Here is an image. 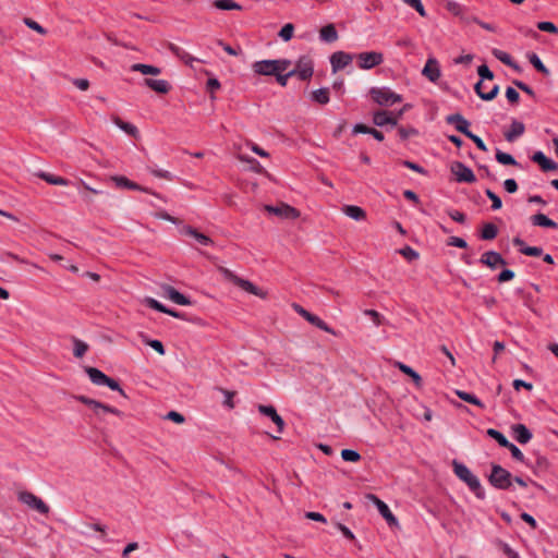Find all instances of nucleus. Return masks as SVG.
<instances>
[{
  "instance_id": "f257e3e1",
  "label": "nucleus",
  "mask_w": 558,
  "mask_h": 558,
  "mask_svg": "<svg viewBox=\"0 0 558 558\" xmlns=\"http://www.w3.org/2000/svg\"><path fill=\"white\" fill-rule=\"evenodd\" d=\"M452 466L457 477L464 482L470 488V490L473 492L477 498L484 499L485 490L483 489L477 476H475L466 465L458 462L457 460L452 462Z\"/></svg>"
},
{
  "instance_id": "f03ea898",
  "label": "nucleus",
  "mask_w": 558,
  "mask_h": 558,
  "mask_svg": "<svg viewBox=\"0 0 558 558\" xmlns=\"http://www.w3.org/2000/svg\"><path fill=\"white\" fill-rule=\"evenodd\" d=\"M217 270L223 276V278L226 280L231 281L232 283L238 286L243 291H245L250 294L256 295L260 299H266L267 292H265L262 289H259L258 287H256L250 280L242 279V278L235 276L232 271H230L229 269H227L222 266H217Z\"/></svg>"
},
{
  "instance_id": "de8ad7c7",
  "label": "nucleus",
  "mask_w": 558,
  "mask_h": 558,
  "mask_svg": "<svg viewBox=\"0 0 558 558\" xmlns=\"http://www.w3.org/2000/svg\"><path fill=\"white\" fill-rule=\"evenodd\" d=\"M341 458L344 461L357 462L361 459V454L357 451L352 450V449H343L341 451Z\"/></svg>"
},
{
  "instance_id": "c756f323",
  "label": "nucleus",
  "mask_w": 558,
  "mask_h": 558,
  "mask_svg": "<svg viewBox=\"0 0 558 558\" xmlns=\"http://www.w3.org/2000/svg\"><path fill=\"white\" fill-rule=\"evenodd\" d=\"M36 175L52 185H69L70 184L69 180H66L62 177L51 174L49 172L39 171L36 173Z\"/></svg>"
},
{
  "instance_id": "c03bdc74",
  "label": "nucleus",
  "mask_w": 558,
  "mask_h": 558,
  "mask_svg": "<svg viewBox=\"0 0 558 558\" xmlns=\"http://www.w3.org/2000/svg\"><path fill=\"white\" fill-rule=\"evenodd\" d=\"M496 160L499 163L505 165V166H517L518 165L517 160L510 154L504 153L501 150H497Z\"/></svg>"
},
{
  "instance_id": "e2e57ef3",
  "label": "nucleus",
  "mask_w": 558,
  "mask_h": 558,
  "mask_svg": "<svg viewBox=\"0 0 558 558\" xmlns=\"http://www.w3.org/2000/svg\"><path fill=\"white\" fill-rule=\"evenodd\" d=\"M364 314L369 316L376 326H380L383 324V316L375 310H365Z\"/></svg>"
},
{
  "instance_id": "393cba45",
  "label": "nucleus",
  "mask_w": 558,
  "mask_h": 558,
  "mask_svg": "<svg viewBox=\"0 0 558 558\" xmlns=\"http://www.w3.org/2000/svg\"><path fill=\"white\" fill-rule=\"evenodd\" d=\"M85 372L94 385H97V386L106 385L108 376L105 373H102L100 369L87 366V367H85Z\"/></svg>"
},
{
  "instance_id": "0eeeda50",
  "label": "nucleus",
  "mask_w": 558,
  "mask_h": 558,
  "mask_svg": "<svg viewBox=\"0 0 558 558\" xmlns=\"http://www.w3.org/2000/svg\"><path fill=\"white\" fill-rule=\"evenodd\" d=\"M294 76H298L301 81H306L312 77L314 72L313 61L307 56H302L295 63V66L291 69Z\"/></svg>"
},
{
  "instance_id": "ddd939ff",
  "label": "nucleus",
  "mask_w": 558,
  "mask_h": 558,
  "mask_svg": "<svg viewBox=\"0 0 558 558\" xmlns=\"http://www.w3.org/2000/svg\"><path fill=\"white\" fill-rule=\"evenodd\" d=\"M366 498L377 507L379 513L384 517L390 526L398 524L396 517L392 514L387 504H385L381 499L373 494H368Z\"/></svg>"
},
{
  "instance_id": "ea45409f",
  "label": "nucleus",
  "mask_w": 558,
  "mask_h": 558,
  "mask_svg": "<svg viewBox=\"0 0 558 558\" xmlns=\"http://www.w3.org/2000/svg\"><path fill=\"white\" fill-rule=\"evenodd\" d=\"M182 232L184 234L193 236L195 239V241H197L202 245H207V243L209 241V238L207 235L198 232L197 230H195V229H193L191 227L184 228L182 230Z\"/></svg>"
},
{
  "instance_id": "0e129e2a",
  "label": "nucleus",
  "mask_w": 558,
  "mask_h": 558,
  "mask_svg": "<svg viewBox=\"0 0 558 558\" xmlns=\"http://www.w3.org/2000/svg\"><path fill=\"white\" fill-rule=\"evenodd\" d=\"M446 9L454 15H459L462 12L461 4L452 0L446 2Z\"/></svg>"
},
{
  "instance_id": "a211bd4d",
  "label": "nucleus",
  "mask_w": 558,
  "mask_h": 558,
  "mask_svg": "<svg viewBox=\"0 0 558 558\" xmlns=\"http://www.w3.org/2000/svg\"><path fill=\"white\" fill-rule=\"evenodd\" d=\"M252 70L257 75L275 76L277 74L276 64L274 60L255 61L252 64Z\"/></svg>"
},
{
  "instance_id": "f3484780",
  "label": "nucleus",
  "mask_w": 558,
  "mask_h": 558,
  "mask_svg": "<svg viewBox=\"0 0 558 558\" xmlns=\"http://www.w3.org/2000/svg\"><path fill=\"white\" fill-rule=\"evenodd\" d=\"M422 75L425 76L426 78H428L433 83H436L439 80V77L441 75V71H440L439 63L435 58L427 59V61L422 70Z\"/></svg>"
},
{
  "instance_id": "7ed1b4c3",
  "label": "nucleus",
  "mask_w": 558,
  "mask_h": 558,
  "mask_svg": "<svg viewBox=\"0 0 558 558\" xmlns=\"http://www.w3.org/2000/svg\"><path fill=\"white\" fill-rule=\"evenodd\" d=\"M488 481L497 489H508L512 485V475L501 465L493 464Z\"/></svg>"
},
{
  "instance_id": "5fc2aeb1",
  "label": "nucleus",
  "mask_w": 558,
  "mask_h": 558,
  "mask_svg": "<svg viewBox=\"0 0 558 558\" xmlns=\"http://www.w3.org/2000/svg\"><path fill=\"white\" fill-rule=\"evenodd\" d=\"M294 26L291 23L286 24L279 32V36L284 41H288L293 36Z\"/></svg>"
},
{
  "instance_id": "8fccbe9b",
  "label": "nucleus",
  "mask_w": 558,
  "mask_h": 558,
  "mask_svg": "<svg viewBox=\"0 0 558 558\" xmlns=\"http://www.w3.org/2000/svg\"><path fill=\"white\" fill-rule=\"evenodd\" d=\"M485 194L492 201V209L493 210H498L501 208V206H502L501 198L496 193H494L492 190L487 189L485 191Z\"/></svg>"
},
{
  "instance_id": "5701e85b",
  "label": "nucleus",
  "mask_w": 558,
  "mask_h": 558,
  "mask_svg": "<svg viewBox=\"0 0 558 558\" xmlns=\"http://www.w3.org/2000/svg\"><path fill=\"white\" fill-rule=\"evenodd\" d=\"M163 295L170 299L172 302L179 305H189L191 302L190 300L180 293L178 290H175L171 286H163L162 287Z\"/></svg>"
},
{
  "instance_id": "052dcab7",
  "label": "nucleus",
  "mask_w": 558,
  "mask_h": 558,
  "mask_svg": "<svg viewBox=\"0 0 558 558\" xmlns=\"http://www.w3.org/2000/svg\"><path fill=\"white\" fill-rule=\"evenodd\" d=\"M465 136L473 141L478 149L482 151H487V146L480 136L473 134L472 132H468Z\"/></svg>"
},
{
  "instance_id": "473e14b6",
  "label": "nucleus",
  "mask_w": 558,
  "mask_h": 558,
  "mask_svg": "<svg viewBox=\"0 0 558 558\" xmlns=\"http://www.w3.org/2000/svg\"><path fill=\"white\" fill-rule=\"evenodd\" d=\"M131 70L134 72H141L143 75H158L161 70L155 65L135 63L131 66Z\"/></svg>"
},
{
  "instance_id": "f8f14e48",
  "label": "nucleus",
  "mask_w": 558,
  "mask_h": 558,
  "mask_svg": "<svg viewBox=\"0 0 558 558\" xmlns=\"http://www.w3.org/2000/svg\"><path fill=\"white\" fill-rule=\"evenodd\" d=\"M235 391L226 390L221 387L211 389V398L219 401L228 410H232L235 407L233 401Z\"/></svg>"
},
{
  "instance_id": "39448f33",
  "label": "nucleus",
  "mask_w": 558,
  "mask_h": 558,
  "mask_svg": "<svg viewBox=\"0 0 558 558\" xmlns=\"http://www.w3.org/2000/svg\"><path fill=\"white\" fill-rule=\"evenodd\" d=\"M357 65L362 70H371L384 62V54L378 51H364L355 54Z\"/></svg>"
},
{
  "instance_id": "603ef678",
  "label": "nucleus",
  "mask_w": 558,
  "mask_h": 558,
  "mask_svg": "<svg viewBox=\"0 0 558 558\" xmlns=\"http://www.w3.org/2000/svg\"><path fill=\"white\" fill-rule=\"evenodd\" d=\"M403 2L413 8L421 16L425 17L427 15L421 0H403Z\"/></svg>"
},
{
  "instance_id": "a18cd8bd",
  "label": "nucleus",
  "mask_w": 558,
  "mask_h": 558,
  "mask_svg": "<svg viewBox=\"0 0 558 558\" xmlns=\"http://www.w3.org/2000/svg\"><path fill=\"white\" fill-rule=\"evenodd\" d=\"M74 348H73V354L76 357H82L88 350L87 343L84 341L74 338L73 339Z\"/></svg>"
},
{
  "instance_id": "6e6552de",
  "label": "nucleus",
  "mask_w": 558,
  "mask_h": 558,
  "mask_svg": "<svg viewBox=\"0 0 558 558\" xmlns=\"http://www.w3.org/2000/svg\"><path fill=\"white\" fill-rule=\"evenodd\" d=\"M264 209L271 215H276L283 219H296L300 216V213L296 208L286 204L280 203L277 206L265 205Z\"/></svg>"
},
{
  "instance_id": "58836bf2",
  "label": "nucleus",
  "mask_w": 558,
  "mask_h": 558,
  "mask_svg": "<svg viewBox=\"0 0 558 558\" xmlns=\"http://www.w3.org/2000/svg\"><path fill=\"white\" fill-rule=\"evenodd\" d=\"M215 8L223 11L228 10H242V7L233 0H215Z\"/></svg>"
},
{
  "instance_id": "c85d7f7f",
  "label": "nucleus",
  "mask_w": 558,
  "mask_h": 558,
  "mask_svg": "<svg viewBox=\"0 0 558 558\" xmlns=\"http://www.w3.org/2000/svg\"><path fill=\"white\" fill-rule=\"evenodd\" d=\"M531 221L534 226L544 227V228H550V229H557L558 223L548 218L544 214H536L531 217Z\"/></svg>"
},
{
  "instance_id": "412c9836",
  "label": "nucleus",
  "mask_w": 558,
  "mask_h": 558,
  "mask_svg": "<svg viewBox=\"0 0 558 558\" xmlns=\"http://www.w3.org/2000/svg\"><path fill=\"white\" fill-rule=\"evenodd\" d=\"M446 122L448 124L454 125L456 130L466 135L469 130L470 122L460 113H453L446 117Z\"/></svg>"
},
{
  "instance_id": "6ab92c4d",
  "label": "nucleus",
  "mask_w": 558,
  "mask_h": 558,
  "mask_svg": "<svg viewBox=\"0 0 558 558\" xmlns=\"http://www.w3.org/2000/svg\"><path fill=\"white\" fill-rule=\"evenodd\" d=\"M170 49L179 59L189 64L195 71L197 70V64H203L206 62L203 59L192 57L189 52H186L183 48L179 46L171 45Z\"/></svg>"
},
{
  "instance_id": "20e7f679",
  "label": "nucleus",
  "mask_w": 558,
  "mask_h": 558,
  "mask_svg": "<svg viewBox=\"0 0 558 558\" xmlns=\"http://www.w3.org/2000/svg\"><path fill=\"white\" fill-rule=\"evenodd\" d=\"M369 94L373 100L380 106H391L402 100L401 95L392 92L388 87H373Z\"/></svg>"
},
{
  "instance_id": "4be33fe9",
  "label": "nucleus",
  "mask_w": 558,
  "mask_h": 558,
  "mask_svg": "<svg viewBox=\"0 0 558 558\" xmlns=\"http://www.w3.org/2000/svg\"><path fill=\"white\" fill-rule=\"evenodd\" d=\"M532 160L539 165L543 171H555L558 169V163L546 157V155L538 150L532 156Z\"/></svg>"
},
{
  "instance_id": "72a5a7b5",
  "label": "nucleus",
  "mask_w": 558,
  "mask_h": 558,
  "mask_svg": "<svg viewBox=\"0 0 558 558\" xmlns=\"http://www.w3.org/2000/svg\"><path fill=\"white\" fill-rule=\"evenodd\" d=\"M113 122L114 124L120 129L122 130L123 132H125L126 134L133 136V137H137L138 135V130L137 128L132 124V123H129V122H124L123 120H121L119 117H114L113 118Z\"/></svg>"
},
{
  "instance_id": "2eb2a0df",
  "label": "nucleus",
  "mask_w": 558,
  "mask_h": 558,
  "mask_svg": "<svg viewBox=\"0 0 558 558\" xmlns=\"http://www.w3.org/2000/svg\"><path fill=\"white\" fill-rule=\"evenodd\" d=\"M480 263L489 267L490 269H496L499 266H505L507 264V262L501 256V254H499L498 252H495V251L485 252L481 256Z\"/></svg>"
},
{
  "instance_id": "423d86ee",
  "label": "nucleus",
  "mask_w": 558,
  "mask_h": 558,
  "mask_svg": "<svg viewBox=\"0 0 558 558\" xmlns=\"http://www.w3.org/2000/svg\"><path fill=\"white\" fill-rule=\"evenodd\" d=\"M17 499L28 506L29 508L38 511L41 514H47L49 512V507L36 495L31 492H20L17 495Z\"/></svg>"
},
{
  "instance_id": "a878e982",
  "label": "nucleus",
  "mask_w": 558,
  "mask_h": 558,
  "mask_svg": "<svg viewBox=\"0 0 558 558\" xmlns=\"http://www.w3.org/2000/svg\"><path fill=\"white\" fill-rule=\"evenodd\" d=\"M144 84L160 94H167L170 90V84L166 80L145 78Z\"/></svg>"
},
{
  "instance_id": "864d4df0",
  "label": "nucleus",
  "mask_w": 558,
  "mask_h": 558,
  "mask_svg": "<svg viewBox=\"0 0 558 558\" xmlns=\"http://www.w3.org/2000/svg\"><path fill=\"white\" fill-rule=\"evenodd\" d=\"M537 28L542 32H547L550 34H558V27L551 22H547V21L538 22Z\"/></svg>"
},
{
  "instance_id": "774afa93",
  "label": "nucleus",
  "mask_w": 558,
  "mask_h": 558,
  "mask_svg": "<svg viewBox=\"0 0 558 558\" xmlns=\"http://www.w3.org/2000/svg\"><path fill=\"white\" fill-rule=\"evenodd\" d=\"M506 97L510 102L517 104L519 101L520 95L514 88L508 87L506 89Z\"/></svg>"
},
{
  "instance_id": "69168bd1",
  "label": "nucleus",
  "mask_w": 558,
  "mask_h": 558,
  "mask_svg": "<svg viewBox=\"0 0 558 558\" xmlns=\"http://www.w3.org/2000/svg\"><path fill=\"white\" fill-rule=\"evenodd\" d=\"M448 245L456 246V247H459V248H466L468 247L466 241L464 239H462V238H459V236H451V238H449Z\"/></svg>"
},
{
  "instance_id": "cd10ccee",
  "label": "nucleus",
  "mask_w": 558,
  "mask_h": 558,
  "mask_svg": "<svg viewBox=\"0 0 558 558\" xmlns=\"http://www.w3.org/2000/svg\"><path fill=\"white\" fill-rule=\"evenodd\" d=\"M483 85L482 81H478L475 85H474V90L475 93L477 94V96L483 99V100H486V101H489V100H493L494 98H496V96L498 95L499 93V85H494L492 87V89L487 93H485L484 90H481V86Z\"/></svg>"
},
{
  "instance_id": "680f3d73",
  "label": "nucleus",
  "mask_w": 558,
  "mask_h": 558,
  "mask_svg": "<svg viewBox=\"0 0 558 558\" xmlns=\"http://www.w3.org/2000/svg\"><path fill=\"white\" fill-rule=\"evenodd\" d=\"M507 449L510 450L511 452V456L513 459L520 461V462H524L525 459H524V454L522 453V451L512 442H510L509 447H506Z\"/></svg>"
},
{
  "instance_id": "bf43d9fd",
  "label": "nucleus",
  "mask_w": 558,
  "mask_h": 558,
  "mask_svg": "<svg viewBox=\"0 0 558 558\" xmlns=\"http://www.w3.org/2000/svg\"><path fill=\"white\" fill-rule=\"evenodd\" d=\"M294 76V73L289 70L287 73L278 72L275 77L280 86H287L288 80Z\"/></svg>"
},
{
  "instance_id": "49530a36",
  "label": "nucleus",
  "mask_w": 558,
  "mask_h": 558,
  "mask_svg": "<svg viewBox=\"0 0 558 558\" xmlns=\"http://www.w3.org/2000/svg\"><path fill=\"white\" fill-rule=\"evenodd\" d=\"M373 121L377 126H384L389 122V112L378 111L374 113Z\"/></svg>"
},
{
  "instance_id": "2f4dec72",
  "label": "nucleus",
  "mask_w": 558,
  "mask_h": 558,
  "mask_svg": "<svg viewBox=\"0 0 558 558\" xmlns=\"http://www.w3.org/2000/svg\"><path fill=\"white\" fill-rule=\"evenodd\" d=\"M319 37L323 41L333 43L338 39V33L333 24H328L322 27Z\"/></svg>"
},
{
  "instance_id": "3c124183",
  "label": "nucleus",
  "mask_w": 558,
  "mask_h": 558,
  "mask_svg": "<svg viewBox=\"0 0 558 558\" xmlns=\"http://www.w3.org/2000/svg\"><path fill=\"white\" fill-rule=\"evenodd\" d=\"M492 53L496 59H498L504 64H511L512 58L509 53L497 48L493 49Z\"/></svg>"
},
{
  "instance_id": "09e8293b",
  "label": "nucleus",
  "mask_w": 558,
  "mask_h": 558,
  "mask_svg": "<svg viewBox=\"0 0 558 558\" xmlns=\"http://www.w3.org/2000/svg\"><path fill=\"white\" fill-rule=\"evenodd\" d=\"M142 302L148 307L156 310L158 312L163 313L166 311V306L163 304H161L160 302L150 296L144 298Z\"/></svg>"
},
{
  "instance_id": "c9c22d12",
  "label": "nucleus",
  "mask_w": 558,
  "mask_h": 558,
  "mask_svg": "<svg viewBox=\"0 0 558 558\" xmlns=\"http://www.w3.org/2000/svg\"><path fill=\"white\" fill-rule=\"evenodd\" d=\"M456 393L461 400L474 404L478 408H484L483 402L475 395L462 390H457Z\"/></svg>"
},
{
  "instance_id": "aec40b11",
  "label": "nucleus",
  "mask_w": 558,
  "mask_h": 558,
  "mask_svg": "<svg viewBox=\"0 0 558 558\" xmlns=\"http://www.w3.org/2000/svg\"><path fill=\"white\" fill-rule=\"evenodd\" d=\"M258 411L260 414L268 416L277 426L278 432L282 433L284 428L283 418L277 413L276 409L272 405H258Z\"/></svg>"
},
{
  "instance_id": "4c0bfd02",
  "label": "nucleus",
  "mask_w": 558,
  "mask_h": 558,
  "mask_svg": "<svg viewBox=\"0 0 558 558\" xmlns=\"http://www.w3.org/2000/svg\"><path fill=\"white\" fill-rule=\"evenodd\" d=\"M312 99L320 105H326L329 102V89L326 87H322L312 93Z\"/></svg>"
},
{
  "instance_id": "7c9ffc66",
  "label": "nucleus",
  "mask_w": 558,
  "mask_h": 558,
  "mask_svg": "<svg viewBox=\"0 0 558 558\" xmlns=\"http://www.w3.org/2000/svg\"><path fill=\"white\" fill-rule=\"evenodd\" d=\"M342 211L350 218L360 221L365 219L366 213L363 208L355 205H345L342 208Z\"/></svg>"
},
{
  "instance_id": "338daca9",
  "label": "nucleus",
  "mask_w": 558,
  "mask_h": 558,
  "mask_svg": "<svg viewBox=\"0 0 558 558\" xmlns=\"http://www.w3.org/2000/svg\"><path fill=\"white\" fill-rule=\"evenodd\" d=\"M399 252L402 256L410 260L416 259L418 257V253L410 246H404Z\"/></svg>"
},
{
  "instance_id": "37998d69",
  "label": "nucleus",
  "mask_w": 558,
  "mask_h": 558,
  "mask_svg": "<svg viewBox=\"0 0 558 558\" xmlns=\"http://www.w3.org/2000/svg\"><path fill=\"white\" fill-rule=\"evenodd\" d=\"M494 544L496 547L502 550V553L508 558H519V554L512 549L507 543L502 542L501 539H495Z\"/></svg>"
},
{
  "instance_id": "4d7b16f0",
  "label": "nucleus",
  "mask_w": 558,
  "mask_h": 558,
  "mask_svg": "<svg viewBox=\"0 0 558 558\" xmlns=\"http://www.w3.org/2000/svg\"><path fill=\"white\" fill-rule=\"evenodd\" d=\"M276 64V70L278 72H288L289 68L291 66L292 62L289 59H276L274 60Z\"/></svg>"
},
{
  "instance_id": "e433bc0d",
  "label": "nucleus",
  "mask_w": 558,
  "mask_h": 558,
  "mask_svg": "<svg viewBox=\"0 0 558 558\" xmlns=\"http://www.w3.org/2000/svg\"><path fill=\"white\" fill-rule=\"evenodd\" d=\"M497 234L498 228L492 222L485 223L481 231V238L483 240H494L497 236Z\"/></svg>"
},
{
  "instance_id": "b1692460",
  "label": "nucleus",
  "mask_w": 558,
  "mask_h": 558,
  "mask_svg": "<svg viewBox=\"0 0 558 558\" xmlns=\"http://www.w3.org/2000/svg\"><path fill=\"white\" fill-rule=\"evenodd\" d=\"M512 430L514 439L522 445L527 444L533 437L531 430L523 424L513 425Z\"/></svg>"
},
{
  "instance_id": "9b49d317",
  "label": "nucleus",
  "mask_w": 558,
  "mask_h": 558,
  "mask_svg": "<svg viewBox=\"0 0 558 558\" xmlns=\"http://www.w3.org/2000/svg\"><path fill=\"white\" fill-rule=\"evenodd\" d=\"M76 399L80 402H82L83 404L89 407L97 416H100V410H107L109 413L118 415V416L123 415V413L120 410H118L117 408L101 403V402L94 400L92 398H88L86 396H77Z\"/></svg>"
},
{
  "instance_id": "a19ab883",
  "label": "nucleus",
  "mask_w": 558,
  "mask_h": 558,
  "mask_svg": "<svg viewBox=\"0 0 558 558\" xmlns=\"http://www.w3.org/2000/svg\"><path fill=\"white\" fill-rule=\"evenodd\" d=\"M487 435L489 437H492L493 439H495L500 447L506 448V447H509V445H510V441L505 437V435L497 429H494V428L487 429Z\"/></svg>"
},
{
  "instance_id": "79ce46f5",
  "label": "nucleus",
  "mask_w": 558,
  "mask_h": 558,
  "mask_svg": "<svg viewBox=\"0 0 558 558\" xmlns=\"http://www.w3.org/2000/svg\"><path fill=\"white\" fill-rule=\"evenodd\" d=\"M529 61L538 72H541L545 75L549 74V70L544 65V63L542 62V60L539 59V57L536 53H534V52L530 53Z\"/></svg>"
},
{
  "instance_id": "4468645a",
  "label": "nucleus",
  "mask_w": 558,
  "mask_h": 558,
  "mask_svg": "<svg viewBox=\"0 0 558 558\" xmlns=\"http://www.w3.org/2000/svg\"><path fill=\"white\" fill-rule=\"evenodd\" d=\"M354 57L355 56L348 53V52H343V51H337V52L332 53L330 57V64L332 68V72L336 73L339 70L344 69L347 65H349L352 62Z\"/></svg>"
},
{
  "instance_id": "f704fd0d",
  "label": "nucleus",
  "mask_w": 558,
  "mask_h": 558,
  "mask_svg": "<svg viewBox=\"0 0 558 558\" xmlns=\"http://www.w3.org/2000/svg\"><path fill=\"white\" fill-rule=\"evenodd\" d=\"M397 366L403 374L409 375L417 387L422 385V377L412 367L400 362L397 363Z\"/></svg>"
},
{
  "instance_id": "6e6d98bb",
  "label": "nucleus",
  "mask_w": 558,
  "mask_h": 558,
  "mask_svg": "<svg viewBox=\"0 0 558 558\" xmlns=\"http://www.w3.org/2000/svg\"><path fill=\"white\" fill-rule=\"evenodd\" d=\"M477 74L481 77L480 81L489 80L492 81L494 78V73L489 70V68L485 64H482L477 68Z\"/></svg>"
},
{
  "instance_id": "dca6fc26",
  "label": "nucleus",
  "mask_w": 558,
  "mask_h": 558,
  "mask_svg": "<svg viewBox=\"0 0 558 558\" xmlns=\"http://www.w3.org/2000/svg\"><path fill=\"white\" fill-rule=\"evenodd\" d=\"M111 181L114 182L117 187L129 189V190L141 191V192L153 194V192L149 189L144 187V186L129 180L126 177H123V175H113V177H111ZM154 195L159 197V195L156 193H154Z\"/></svg>"
},
{
  "instance_id": "9d476101",
  "label": "nucleus",
  "mask_w": 558,
  "mask_h": 558,
  "mask_svg": "<svg viewBox=\"0 0 558 558\" xmlns=\"http://www.w3.org/2000/svg\"><path fill=\"white\" fill-rule=\"evenodd\" d=\"M450 170L454 174L458 182L474 183L476 181L472 169L466 167L461 161H453L451 163Z\"/></svg>"
},
{
  "instance_id": "bb28decb",
  "label": "nucleus",
  "mask_w": 558,
  "mask_h": 558,
  "mask_svg": "<svg viewBox=\"0 0 558 558\" xmlns=\"http://www.w3.org/2000/svg\"><path fill=\"white\" fill-rule=\"evenodd\" d=\"M525 131V126L522 122L513 120L510 125V130L505 133V138L508 142H513L521 136Z\"/></svg>"
},
{
  "instance_id": "13d9d810",
  "label": "nucleus",
  "mask_w": 558,
  "mask_h": 558,
  "mask_svg": "<svg viewBox=\"0 0 558 558\" xmlns=\"http://www.w3.org/2000/svg\"><path fill=\"white\" fill-rule=\"evenodd\" d=\"M520 252L527 256H541L543 248L538 246H524L520 248Z\"/></svg>"
},
{
  "instance_id": "1a4fd4ad",
  "label": "nucleus",
  "mask_w": 558,
  "mask_h": 558,
  "mask_svg": "<svg viewBox=\"0 0 558 558\" xmlns=\"http://www.w3.org/2000/svg\"><path fill=\"white\" fill-rule=\"evenodd\" d=\"M293 310L301 315L304 319H306L310 324L314 325L315 327L319 328L320 330H324L328 333L336 335L335 330L330 328L323 319H320L318 316L310 313L305 308H303L299 304H293Z\"/></svg>"
}]
</instances>
